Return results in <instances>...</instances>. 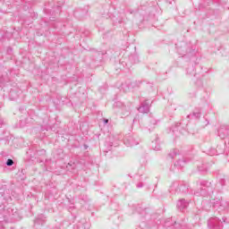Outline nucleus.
<instances>
[{"instance_id":"1","label":"nucleus","mask_w":229,"mask_h":229,"mask_svg":"<svg viewBox=\"0 0 229 229\" xmlns=\"http://www.w3.org/2000/svg\"><path fill=\"white\" fill-rule=\"evenodd\" d=\"M175 47L177 49L178 55L181 56H185L186 55L196 54V47L192 46L191 43H186L185 41H180L175 44Z\"/></svg>"},{"instance_id":"2","label":"nucleus","mask_w":229,"mask_h":229,"mask_svg":"<svg viewBox=\"0 0 229 229\" xmlns=\"http://www.w3.org/2000/svg\"><path fill=\"white\" fill-rule=\"evenodd\" d=\"M207 205L209 207L213 206V208H216L219 213L225 212V210H228L229 208V202L223 200L222 199H215L213 201L204 202L206 210H208V208H207Z\"/></svg>"},{"instance_id":"3","label":"nucleus","mask_w":229,"mask_h":229,"mask_svg":"<svg viewBox=\"0 0 229 229\" xmlns=\"http://www.w3.org/2000/svg\"><path fill=\"white\" fill-rule=\"evenodd\" d=\"M197 185L200 187L201 196H205V194H214V191H216V184L212 182L199 180Z\"/></svg>"},{"instance_id":"4","label":"nucleus","mask_w":229,"mask_h":229,"mask_svg":"<svg viewBox=\"0 0 229 229\" xmlns=\"http://www.w3.org/2000/svg\"><path fill=\"white\" fill-rule=\"evenodd\" d=\"M196 67H199L200 71H203V66L199 65V59H190L186 69V74L189 78H196Z\"/></svg>"},{"instance_id":"5","label":"nucleus","mask_w":229,"mask_h":229,"mask_svg":"<svg viewBox=\"0 0 229 229\" xmlns=\"http://www.w3.org/2000/svg\"><path fill=\"white\" fill-rule=\"evenodd\" d=\"M172 194H187L189 192V184L185 182H174L170 186Z\"/></svg>"},{"instance_id":"6","label":"nucleus","mask_w":229,"mask_h":229,"mask_svg":"<svg viewBox=\"0 0 229 229\" xmlns=\"http://www.w3.org/2000/svg\"><path fill=\"white\" fill-rule=\"evenodd\" d=\"M51 8H49V6L46 5L45 12H46V13H49L51 15L50 21H55L54 20L55 17H56V15H58V13H60V12H62V5L60 4H58L57 5H54Z\"/></svg>"},{"instance_id":"7","label":"nucleus","mask_w":229,"mask_h":229,"mask_svg":"<svg viewBox=\"0 0 229 229\" xmlns=\"http://www.w3.org/2000/svg\"><path fill=\"white\" fill-rule=\"evenodd\" d=\"M141 83L142 81H140L123 83L121 86V90H123V92H128L130 89H137L138 87H140Z\"/></svg>"},{"instance_id":"8","label":"nucleus","mask_w":229,"mask_h":229,"mask_svg":"<svg viewBox=\"0 0 229 229\" xmlns=\"http://www.w3.org/2000/svg\"><path fill=\"white\" fill-rule=\"evenodd\" d=\"M208 226L209 229H223V223L217 217H211L208 221Z\"/></svg>"},{"instance_id":"9","label":"nucleus","mask_w":229,"mask_h":229,"mask_svg":"<svg viewBox=\"0 0 229 229\" xmlns=\"http://www.w3.org/2000/svg\"><path fill=\"white\" fill-rule=\"evenodd\" d=\"M123 142L125 146H138L139 144V138L135 137L134 135H125L123 139Z\"/></svg>"},{"instance_id":"10","label":"nucleus","mask_w":229,"mask_h":229,"mask_svg":"<svg viewBox=\"0 0 229 229\" xmlns=\"http://www.w3.org/2000/svg\"><path fill=\"white\" fill-rule=\"evenodd\" d=\"M217 131L220 139H226L229 137V125H221Z\"/></svg>"},{"instance_id":"11","label":"nucleus","mask_w":229,"mask_h":229,"mask_svg":"<svg viewBox=\"0 0 229 229\" xmlns=\"http://www.w3.org/2000/svg\"><path fill=\"white\" fill-rule=\"evenodd\" d=\"M119 64H125V67L130 69L133 64H139V59L135 58H123L119 60Z\"/></svg>"},{"instance_id":"12","label":"nucleus","mask_w":229,"mask_h":229,"mask_svg":"<svg viewBox=\"0 0 229 229\" xmlns=\"http://www.w3.org/2000/svg\"><path fill=\"white\" fill-rule=\"evenodd\" d=\"M89 13V6H85L83 9L74 11L73 15L78 19H83Z\"/></svg>"},{"instance_id":"13","label":"nucleus","mask_w":229,"mask_h":229,"mask_svg":"<svg viewBox=\"0 0 229 229\" xmlns=\"http://www.w3.org/2000/svg\"><path fill=\"white\" fill-rule=\"evenodd\" d=\"M149 106H151L149 100H145L141 103V106L138 108V110L140 114H148L149 112Z\"/></svg>"},{"instance_id":"14","label":"nucleus","mask_w":229,"mask_h":229,"mask_svg":"<svg viewBox=\"0 0 229 229\" xmlns=\"http://www.w3.org/2000/svg\"><path fill=\"white\" fill-rule=\"evenodd\" d=\"M158 123L159 121L150 117L148 120V123L146 126L147 130H148V131H151L152 130H155V128H157V126H158Z\"/></svg>"},{"instance_id":"15","label":"nucleus","mask_w":229,"mask_h":229,"mask_svg":"<svg viewBox=\"0 0 229 229\" xmlns=\"http://www.w3.org/2000/svg\"><path fill=\"white\" fill-rule=\"evenodd\" d=\"M189 207V202L187 200L182 199L177 201V208L179 210H184V208H187Z\"/></svg>"},{"instance_id":"16","label":"nucleus","mask_w":229,"mask_h":229,"mask_svg":"<svg viewBox=\"0 0 229 229\" xmlns=\"http://www.w3.org/2000/svg\"><path fill=\"white\" fill-rule=\"evenodd\" d=\"M201 117V109H195L191 114H188L189 119H199Z\"/></svg>"},{"instance_id":"17","label":"nucleus","mask_w":229,"mask_h":229,"mask_svg":"<svg viewBox=\"0 0 229 229\" xmlns=\"http://www.w3.org/2000/svg\"><path fill=\"white\" fill-rule=\"evenodd\" d=\"M31 121L32 120L30 117L21 118L19 123V128H25V126L30 124Z\"/></svg>"},{"instance_id":"18","label":"nucleus","mask_w":229,"mask_h":229,"mask_svg":"<svg viewBox=\"0 0 229 229\" xmlns=\"http://www.w3.org/2000/svg\"><path fill=\"white\" fill-rule=\"evenodd\" d=\"M225 153V148H222L221 150H217L216 148H210L208 150V155L213 157L214 155H223Z\"/></svg>"},{"instance_id":"19","label":"nucleus","mask_w":229,"mask_h":229,"mask_svg":"<svg viewBox=\"0 0 229 229\" xmlns=\"http://www.w3.org/2000/svg\"><path fill=\"white\" fill-rule=\"evenodd\" d=\"M187 164V161L185 158L179 159L175 162L174 166L177 167V169H182V167H184V165Z\"/></svg>"},{"instance_id":"20","label":"nucleus","mask_w":229,"mask_h":229,"mask_svg":"<svg viewBox=\"0 0 229 229\" xmlns=\"http://www.w3.org/2000/svg\"><path fill=\"white\" fill-rule=\"evenodd\" d=\"M35 225H44L46 223V216L44 215H39L38 217L34 220Z\"/></svg>"},{"instance_id":"21","label":"nucleus","mask_w":229,"mask_h":229,"mask_svg":"<svg viewBox=\"0 0 229 229\" xmlns=\"http://www.w3.org/2000/svg\"><path fill=\"white\" fill-rule=\"evenodd\" d=\"M151 148L154 151H160L161 148L158 145V137L156 138L155 141H152Z\"/></svg>"},{"instance_id":"22","label":"nucleus","mask_w":229,"mask_h":229,"mask_svg":"<svg viewBox=\"0 0 229 229\" xmlns=\"http://www.w3.org/2000/svg\"><path fill=\"white\" fill-rule=\"evenodd\" d=\"M168 157L170 158H176V157H180V150L178 149H174L172 150L169 154H168Z\"/></svg>"},{"instance_id":"23","label":"nucleus","mask_w":229,"mask_h":229,"mask_svg":"<svg viewBox=\"0 0 229 229\" xmlns=\"http://www.w3.org/2000/svg\"><path fill=\"white\" fill-rule=\"evenodd\" d=\"M9 98L14 101V99H17L19 98V94L15 92V89H11L9 92Z\"/></svg>"},{"instance_id":"24","label":"nucleus","mask_w":229,"mask_h":229,"mask_svg":"<svg viewBox=\"0 0 229 229\" xmlns=\"http://www.w3.org/2000/svg\"><path fill=\"white\" fill-rule=\"evenodd\" d=\"M144 185H146V182H144L142 180L136 183L137 189H142L144 187Z\"/></svg>"},{"instance_id":"25","label":"nucleus","mask_w":229,"mask_h":229,"mask_svg":"<svg viewBox=\"0 0 229 229\" xmlns=\"http://www.w3.org/2000/svg\"><path fill=\"white\" fill-rule=\"evenodd\" d=\"M13 219V216H12L10 214L8 216H4V221L5 223H12V220Z\"/></svg>"},{"instance_id":"26","label":"nucleus","mask_w":229,"mask_h":229,"mask_svg":"<svg viewBox=\"0 0 229 229\" xmlns=\"http://www.w3.org/2000/svg\"><path fill=\"white\" fill-rule=\"evenodd\" d=\"M198 170L200 172V173H205L208 171V168H207V165H202L200 166H198Z\"/></svg>"},{"instance_id":"27","label":"nucleus","mask_w":229,"mask_h":229,"mask_svg":"<svg viewBox=\"0 0 229 229\" xmlns=\"http://www.w3.org/2000/svg\"><path fill=\"white\" fill-rule=\"evenodd\" d=\"M106 146H107V148L104 150V153H108V151H112L113 145L111 142L106 143Z\"/></svg>"},{"instance_id":"28","label":"nucleus","mask_w":229,"mask_h":229,"mask_svg":"<svg viewBox=\"0 0 229 229\" xmlns=\"http://www.w3.org/2000/svg\"><path fill=\"white\" fill-rule=\"evenodd\" d=\"M5 165H6L8 167H12V165H13V159H7Z\"/></svg>"},{"instance_id":"29","label":"nucleus","mask_w":229,"mask_h":229,"mask_svg":"<svg viewBox=\"0 0 229 229\" xmlns=\"http://www.w3.org/2000/svg\"><path fill=\"white\" fill-rule=\"evenodd\" d=\"M13 53V48H12V47H7V55L12 56Z\"/></svg>"},{"instance_id":"30","label":"nucleus","mask_w":229,"mask_h":229,"mask_svg":"<svg viewBox=\"0 0 229 229\" xmlns=\"http://www.w3.org/2000/svg\"><path fill=\"white\" fill-rule=\"evenodd\" d=\"M219 183H220V185H222V187H224V185H226V179L221 178L219 180Z\"/></svg>"},{"instance_id":"31","label":"nucleus","mask_w":229,"mask_h":229,"mask_svg":"<svg viewBox=\"0 0 229 229\" xmlns=\"http://www.w3.org/2000/svg\"><path fill=\"white\" fill-rule=\"evenodd\" d=\"M37 155H39V156L46 155V149L38 150Z\"/></svg>"},{"instance_id":"32","label":"nucleus","mask_w":229,"mask_h":229,"mask_svg":"<svg viewBox=\"0 0 229 229\" xmlns=\"http://www.w3.org/2000/svg\"><path fill=\"white\" fill-rule=\"evenodd\" d=\"M95 53V56H103V55H105L103 52H98L96 50H94Z\"/></svg>"},{"instance_id":"33","label":"nucleus","mask_w":229,"mask_h":229,"mask_svg":"<svg viewBox=\"0 0 229 229\" xmlns=\"http://www.w3.org/2000/svg\"><path fill=\"white\" fill-rule=\"evenodd\" d=\"M69 165H70V167H72V169H76V164H74V163H72V164L69 163L68 165H67V167H69Z\"/></svg>"},{"instance_id":"34","label":"nucleus","mask_w":229,"mask_h":229,"mask_svg":"<svg viewBox=\"0 0 229 229\" xmlns=\"http://www.w3.org/2000/svg\"><path fill=\"white\" fill-rule=\"evenodd\" d=\"M207 72H208V68H205L204 72H201L200 74H201V76H205V74H207Z\"/></svg>"},{"instance_id":"35","label":"nucleus","mask_w":229,"mask_h":229,"mask_svg":"<svg viewBox=\"0 0 229 229\" xmlns=\"http://www.w3.org/2000/svg\"><path fill=\"white\" fill-rule=\"evenodd\" d=\"M113 22H114V24H117V22H118V24H121V22H123V19L120 18V19L118 20V21H115V20H113Z\"/></svg>"},{"instance_id":"36","label":"nucleus","mask_w":229,"mask_h":229,"mask_svg":"<svg viewBox=\"0 0 229 229\" xmlns=\"http://www.w3.org/2000/svg\"><path fill=\"white\" fill-rule=\"evenodd\" d=\"M180 126H183V123H175V128H178Z\"/></svg>"},{"instance_id":"37","label":"nucleus","mask_w":229,"mask_h":229,"mask_svg":"<svg viewBox=\"0 0 229 229\" xmlns=\"http://www.w3.org/2000/svg\"><path fill=\"white\" fill-rule=\"evenodd\" d=\"M221 149H225V148H224V147H221V146H217V147H216V150H217V151H221Z\"/></svg>"},{"instance_id":"38","label":"nucleus","mask_w":229,"mask_h":229,"mask_svg":"<svg viewBox=\"0 0 229 229\" xmlns=\"http://www.w3.org/2000/svg\"><path fill=\"white\" fill-rule=\"evenodd\" d=\"M211 1H212V3H217L218 4H219V3H221L220 0H211Z\"/></svg>"},{"instance_id":"39","label":"nucleus","mask_w":229,"mask_h":229,"mask_svg":"<svg viewBox=\"0 0 229 229\" xmlns=\"http://www.w3.org/2000/svg\"><path fill=\"white\" fill-rule=\"evenodd\" d=\"M104 123L108 124V119H104Z\"/></svg>"},{"instance_id":"40","label":"nucleus","mask_w":229,"mask_h":229,"mask_svg":"<svg viewBox=\"0 0 229 229\" xmlns=\"http://www.w3.org/2000/svg\"><path fill=\"white\" fill-rule=\"evenodd\" d=\"M200 87H203V83L201 82V81H199Z\"/></svg>"},{"instance_id":"41","label":"nucleus","mask_w":229,"mask_h":229,"mask_svg":"<svg viewBox=\"0 0 229 229\" xmlns=\"http://www.w3.org/2000/svg\"><path fill=\"white\" fill-rule=\"evenodd\" d=\"M115 105H116V106L121 105V102H116V103L114 104V106H115Z\"/></svg>"},{"instance_id":"42","label":"nucleus","mask_w":229,"mask_h":229,"mask_svg":"<svg viewBox=\"0 0 229 229\" xmlns=\"http://www.w3.org/2000/svg\"><path fill=\"white\" fill-rule=\"evenodd\" d=\"M0 124H3V119L0 118Z\"/></svg>"},{"instance_id":"43","label":"nucleus","mask_w":229,"mask_h":229,"mask_svg":"<svg viewBox=\"0 0 229 229\" xmlns=\"http://www.w3.org/2000/svg\"><path fill=\"white\" fill-rule=\"evenodd\" d=\"M168 1H169V4H172L171 0H168Z\"/></svg>"},{"instance_id":"44","label":"nucleus","mask_w":229,"mask_h":229,"mask_svg":"<svg viewBox=\"0 0 229 229\" xmlns=\"http://www.w3.org/2000/svg\"><path fill=\"white\" fill-rule=\"evenodd\" d=\"M12 209H8V212H10Z\"/></svg>"}]
</instances>
